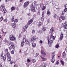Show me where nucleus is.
I'll return each mask as SVG.
<instances>
[{
    "instance_id": "f257e3e1",
    "label": "nucleus",
    "mask_w": 67,
    "mask_h": 67,
    "mask_svg": "<svg viewBox=\"0 0 67 67\" xmlns=\"http://www.w3.org/2000/svg\"><path fill=\"white\" fill-rule=\"evenodd\" d=\"M55 36H51L50 37V39L48 40V42L49 46H51V44H52L53 43V40L55 39Z\"/></svg>"
},
{
    "instance_id": "f03ea898",
    "label": "nucleus",
    "mask_w": 67,
    "mask_h": 67,
    "mask_svg": "<svg viewBox=\"0 0 67 67\" xmlns=\"http://www.w3.org/2000/svg\"><path fill=\"white\" fill-rule=\"evenodd\" d=\"M9 38L11 41H14L16 40L15 37L13 36V35H12L9 36Z\"/></svg>"
},
{
    "instance_id": "7ed1b4c3",
    "label": "nucleus",
    "mask_w": 67,
    "mask_h": 67,
    "mask_svg": "<svg viewBox=\"0 0 67 67\" xmlns=\"http://www.w3.org/2000/svg\"><path fill=\"white\" fill-rule=\"evenodd\" d=\"M31 9L30 10L31 12H35V7H34L33 5L32 4L31 5Z\"/></svg>"
},
{
    "instance_id": "20e7f679",
    "label": "nucleus",
    "mask_w": 67,
    "mask_h": 67,
    "mask_svg": "<svg viewBox=\"0 0 67 67\" xmlns=\"http://www.w3.org/2000/svg\"><path fill=\"white\" fill-rule=\"evenodd\" d=\"M36 37H33L31 39H30L29 40V42H34L35 40H36Z\"/></svg>"
},
{
    "instance_id": "39448f33",
    "label": "nucleus",
    "mask_w": 67,
    "mask_h": 67,
    "mask_svg": "<svg viewBox=\"0 0 67 67\" xmlns=\"http://www.w3.org/2000/svg\"><path fill=\"white\" fill-rule=\"evenodd\" d=\"M41 54L43 56L45 57L46 56V53H45V52L43 50H41Z\"/></svg>"
},
{
    "instance_id": "423d86ee",
    "label": "nucleus",
    "mask_w": 67,
    "mask_h": 67,
    "mask_svg": "<svg viewBox=\"0 0 67 67\" xmlns=\"http://www.w3.org/2000/svg\"><path fill=\"white\" fill-rule=\"evenodd\" d=\"M29 3H30L29 2H25L24 4V7H26L29 4Z\"/></svg>"
},
{
    "instance_id": "0eeeda50",
    "label": "nucleus",
    "mask_w": 67,
    "mask_h": 67,
    "mask_svg": "<svg viewBox=\"0 0 67 67\" xmlns=\"http://www.w3.org/2000/svg\"><path fill=\"white\" fill-rule=\"evenodd\" d=\"M8 52V49H6L5 51V53H6V55L8 57H8H9V52Z\"/></svg>"
},
{
    "instance_id": "6e6552de",
    "label": "nucleus",
    "mask_w": 67,
    "mask_h": 67,
    "mask_svg": "<svg viewBox=\"0 0 67 67\" xmlns=\"http://www.w3.org/2000/svg\"><path fill=\"white\" fill-rule=\"evenodd\" d=\"M27 27H28V25H26L24 27L23 29V31L24 32H25V31H26V28H27Z\"/></svg>"
},
{
    "instance_id": "1a4fd4ad",
    "label": "nucleus",
    "mask_w": 67,
    "mask_h": 67,
    "mask_svg": "<svg viewBox=\"0 0 67 67\" xmlns=\"http://www.w3.org/2000/svg\"><path fill=\"white\" fill-rule=\"evenodd\" d=\"M10 45L13 49H14V44L13 42L10 43Z\"/></svg>"
},
{
    "instance_id": "9d476101",
    "label": "nucleus",
    "mask_w": 67,
    "mask_h": 67,
    "mask_svg": "<svg viewBox=\"0 0 67 67\" xmlns=\"http://www.w3.org/2000/svg\"><path fill=\"white\" fill-rule=\"evenodd\" d=\"M33 21V20H32L31 19L27 23V24L28 25H29L31 24V23H32V22Z\"/></svg>"
},
{
    "instance_id": "9b49d317",
    "label": "nucleus",
    "mask_w": 67,
    "mask_h": 67,
    "mask_svg": "<svg viewBox=\"0 0 67 67\" xmlns=\"http://www.w3.org/2000/svg\"><path fill=\"white\" fill-rule=\"evenodd\" d=\"M63 34H61L60 36V40H63V37L64 36Z\"/></svg>"
},
{
    "instance_id": "f8f14e48",
    "label": "nucleus",
    "mask_w": 67,
    "mask_h": 67,
    "mask_svg": "<svg viewBox=\"0 0 67 67\" xmlns=\"http://www.w3.org/2000/svg\"><path fill=\"white\" fill-rule=\"evenodd\" d=\"M16 25L15 23H14L12 24V26L13 28H15L16 27Z\"/></svg>"
},
{
    "instance_id": "ddd939ff",
    "label": "nucleus",
    "mask_w": 67,
    "mask_h": 67,
    "mask_svg": "<svg viewBox=\"0 0 67 67\" xmlns=\"http://www.w3.org/2000/svg\"><path fill=\"white\" fill-rule=\"evenodd\" d=\"M40 57H41V58H42V61H45V60H46V58L43 57L41 55Z\"/></svg>"
},
{
    "instance_id": "4468645a",
    "label": "nucleus",
    "mask_w": 67,
    "mask_h": 67,
    "mask_svg": "<svg viewBox=\"0 0 67 67\" xmlns=\"http://www.w3.org/2000/svg\"><path fill=\"white\" fill-rule=\"evenodd\" d=\"M62 57H63V58H65V57L66 56V54H65V52H63V53L62 54Z\"/></svg>"
},
{
    "instance_id": "2eb2a0df",
    "label": "nucleus",
    "mask_w": 67,
    "mask_h": 67,
    "mask_svg": "<svg viewBox=\"0 0 67 67\" xmlns=\"http://www.w3.org/2000/svg\"><path fill=\"white\" fill-rule=\"evenodd\" d=\"M1 8L2 9H4V4H2L1 6Z\"/></svg>"
},
{
    "instance_id": "dca6fc26",
    "label": "nucleus",
    "mask_w": 67,
    "mask_h": 67,
    "mask_svg": "<svg viewBox=\"0 0 67 67\" xmlns=\"http://www.w3.org/2000/svg\"><path fill=\"white\" fill-rule=\"evenodd\" d=\"M62 27H64V28L65 29H67V25H65L64 26V25L62 24Z\"/></svg>"
},
{
    "instance_id": "f3484780",
    "label": "nucleus",
    "mask_w": 67,
    "mask_h": 67,
    "mask_svg": "<svg viewBox=\"0 0 67 67\" xmlns=\"http://www.w3.org/2000/svg\"><path fill=\"white\" fill-rule=\"evenodd\" d=\"M54 31V29H53V28H51V30H50V33H52Z\"/></svg>"
},
{
    "instance_id": "a211bd4d",
    "label": "nucleus",
    "mask_w": 67,
    "mask_h": 67,
    "mask_svg": "<svg viewBox=\"0 0 67 67\" xmlns=\"http://www.w3.org/2000/svg\"><path fill=\"white\" fill-rule=\"evenodd\" d=\"M32 46L33 48H34V47H35V46H36V44L34 43H33L32 44Z\"/></svg>"
},
{
    "instance_id": "6ab92c4d",
    "label": "nucleus",
    "mask_w": 67,
    "mask_h": 67,
    "mask_svg": "<svg viewBox=\"0 0 67 67\" xmlns=\"http://www.w3.org/2000/svg\"><path fill=\"white\" fill-rule=\"evenodd\" d=\"M3 19V16H2L0 18V22H1Z\"/></svg>"
},
{
    "instance_id": "aec40b11",
    "label": "nucleus",
    "mask_w": 67,
    "mask_h": 67,
    "mask_svg": "<svg viewBox=\"0 0 67 67\" xmlns=\"http://www.w3.org/2000/svg\"><path fill=\"white\" fill-rule=\"evenodd\" d=\"M10 64H13V63H14V64H15V61H12L10 62Z\"/></svg>"
},
{
    "instance_id": "412c9836",
    "label": "nucleus",
    "mask_w": 67,
    "mask_h": 67,
    "mask_svg": "<svg viewBox=\"0 0 67 67\" xmlns=\"http://www.w3.org/2000/svg\"><path fill=\"white\" fill-rule=\"evenodd\" d=\"M9 61H10L11 59V56H10V54L9 53Z\"/></svg>"
},
{
    "instance_id": "4be33fe9",
    "label": "nucleus",
    "mask_w": 67,
    "mask_h": 67,
    "mask_svg": "<svg viewBox=\"0 0 67 67\" xmlns=\"http://www.w3.org/2000/svg\"><path fill=\"white\" fill-rule=\"evenodd\" d=\"M3 12L4 13H5L7 12V10L5 9L4 8L3 10Z\"/></svg>"
},
{
    "instance_id": "5701e85b",
    "label": "nucleus",
    "mask_w": 67,
    "mask_h": 67,
    "mask_svg": "<svg viewBox=\"0 0 67 67\" xmlns=\"http://www.w3.org/2000/svg\"><path fill=\"white\" fill-rule=\"evenodd\" d=\"M51 60L52 63H54L55 62V59H54V58H52V59H51Z\"/></svg>"
},
{
    "instance_id": "b1692460",
    "label": "nucleus",
    "mask_w": 67,
    "mask_h": 67,
    "mask_svg": "<svg viewBox=\"0 0 67 67\" xmlns=\"http://www.w3.org/2000/svg\"><path fill=\"white\" fill-rule=\"evenodd\" d=\"M1 31H2V34H4V35H5V34H6V32H4L3 29H2Z\"/></svg>"
},
{
    "instance_id": "393cba45",
    "label": "nucleus",
    "mask_w": 67,
    "mask_h": 67,
    "mask_svg": "<svg viewBox=\"0 0 67 67\" xmlns=\"http://www.w3.org/2000/svg\"><path fill=\"white\" fill-rule=\"evenodd\" d=\"M25 43L26 44H29V41H28L27 40H25Z\"/></svg>"
},
{
    "instance_id": "a878e982",
    "label": "nucleus",
    "mask_w": 67,
    "mask_h": 67,
    "mask_svg": "<svg viewBox=\"0 0 67 67\" xmlns=\"http://www.w3.org/2000/svg\"><path fill=\"white\" fill-rule=\"evenodd\" d=\"M6 57H6V56L4 55L3 57V60H5V59H6Z\"/></svg>"
},
{
    "instance_id": "bb28decb",
    "label": "nucleus",
    "mask_w": 67,
    "mask_h": 67,
    "mask_svg": "<svg viewBox=\"0 0 67 67\" xmlns=\"http://www.w3.org/2000/svg\"><path fill=\"white\" fill-rule=\"evenodd\" d=\"M1 59H3V53H2L1 54Z\"/></svg>"
},
{
    "instance_id": "cd10ccee",
    "label": "nucleus",
    "mask_w": 67,
    "mask_h": 67,
    "mask_svg": "<svg viewBox=\"0 0 67 67\" xmlns=\"http://www.w3.org/2000/svg\"><path fill=\"white\" fill-rule=\"evenodd\" d=\"M24 44V41H23L21 43V47H23V45Z\"/></svg>"
},
{
    "instance_id": "c85d7f7f",
    "label": "nucleus",
    "mask_w": 67,
    "mask_h": 67,
    "mask_svg": "<svg viewBox=\"0 0 67 67\" xmlns=\"http://www.w3.org/2000/svg\"><path fill=\"white\" fill-rule=\"evenodd\" d=\"M62 20H65L66 18L64 16H62Z\"/></svg>"
},
{
    "instance_id": "c756f323",
    "label": "nucleus",
    "mask_w": 67,
    "mask_h": 67,
    "mask_svg": "<svg viewBox=\"0 0 67 67\" xmlns=\"http://www.w3.org/2000/svg\"><path fill=\"white\" fill-rule=\"evenodd\" d=\"M42 8V10H44L45 9H46V6H43Z\"/></svg>"
},
{
    "instance_id": "7c9ffc66",
    "label": "nucleus",
    "mask_w": 67,
    "mask_h": 67,
    "mask_svg": "<svg viewBox=\"0 0 67 67\" xmlns=\"http://www.w3.org/2000/svg\"><path fill=\"white\" fill-rule=\"evenodd\" d=\"M60 62L63 65H64V62H63L62 60H60Z\"/></svg>"
},
{
    "instance_id": "2f4dec72",
    "label": "nucleus",
    "mask_w": 67,
    "mask_h": 67,
    "mask_svg": "<svg viewBox=\"0 0 67 67\" xmlns=\"http://www.w3.org/2000/svg\"><path fill=\"white\" fill-rule=\"evenodd\" d=\"M36 57H38V56H39L40 55L38 54V53H37L35 54Z\"/></svg>"
},
{
    "instance_id": "473e14b6",
    "label": "nucleus",
    "mask_w": 67,
    "mask_h": 67,
    "mask_svg": "<svg viewBox=\"0 0 67 67\" xmlns=\"http://www.w3.org/2000/svg\"><path fill=\"white\" fill-rule=\"evenodd\" d=\"M44 16H42V17L41 18V21H44Z\"/></svg>"
},
{
    "instance_id": "72a5a7b5",
    "label": "nucleus",
    "mask_w": 67,
    "mask_h": 67,
    "mask_svg": "<svg viewBox=\"0 0 67 67\" xmlns=\"http://www.w3.org/2000/svg\"><path fill=\"white\" fill-rule=\"evenodd\" d=\"M52 55V58H54L55 54H54V52L53 53Z\"/></svg>"
},
{
    "instance_id": "f704fd0d",
    "label": "nucleus",
    "mask_w": 67,
    "mask_h": 67,
    "mask_svg": "<svg viewBox=\"0 0 67 67\" xmlns=\"http://www.w3.org/2000/svg\"><path fill=\"white\" fill-rule=\"evenodd\" d=\"M32 62H33V63H35L36 62V60L33 59L32 60Z\"/></svg>"
},
{
    "instance_id": "c9c22d12",
    "label": "nucleus",
    "mask_w": 67,
    "mask_h": 67,
    "mask_svg": "<svg viewBox=\"0 0 67 67\" xmlns=\"http://www.w3.org/2000/svg\"><path fill=\"white\" fill-rule=\"evenodd\" d=\"M46 27H43V28L42 30L43 31H45L46 30Z\"/></svg>"
},
{
    "instance_id": "e433bc0d",
    "label": "nucleus",
    "mask_w": 67,
    "mask_h": 67,
    "mask_svg": "<svg viewBox=\"0 0 67 67\" xmlns=\"http://www.w3.org/2000/svg\"><path fill=\"white\" fill-rule=\"evenodd\" d=\"M7 19H5L3 20V21L4 22L6 23V22H7Z\"/></svg>"
},
{
    "instance_id": "4c0bfd02",
    "label": "nucleus",
    "mask_w": 67,
    "mask_h": 67,
    "mask_svg": "<svg viewBox=\"0 0 67 67\" xmlns=\"http://www.w3.org/2000/svg\"><path fill=\"white\" fill-rule=\"evenodd\" d=\"M47 15H50L51 13H50V12H49V11H47Z\"/></svg>"
},
{
    "instance_id": "58836bf2",
    "label": "nucleus",
    "mask_w": 67,
    "mask_h": 67,
    "mask_svg": "<svg viewBox=\"0 0 67 67\" xmlns=\"http://www.w3.org/2000/svg\"><path fill=\"white\" fill-rule=\"evenodd\" d=\"M18 19H15V20L14 22L15 23H17V22H18Z\"/></svg>"
},
{
    "instance_id": "ea45409f",
    "label": "nucleus",
    "mask_w": 67,
    "mask_h": 67,
    "mask_svg": "<svg viewBox=\"0 0 67 67\" xmlns=\"http://www.w3.org/2000/svg\"><path fill=\"white\" fill-rule=\"evenodd\" d=\"M55 47L57 48H58V47H59V44H57L55 46Z\"/></svg>"
},
{
    "instance_id": "a19ab883",
    "label": "nucleus",
    "mask_w": 67,
    "mask_h": 67,
    "mask_svg": "<svg viewBox=\"0 0 67 67\" xmlns=\"http://www.w3.org/2000/svg\"><path fill=\"white\" fill-rule=\"evenodd\" d=\"M43 4H41L40 5V6L41 7V8L43 7H44V6H43Z\"/></svg>"
},
{
    "instance_id": "79ce46f5",
    "label": "nucleus",
    "mask_w": 67,
    "mask_h": 67,
    "mask_svg": "<svg viewBox=\"0 0 67 67\" xmlns=\"http://www.w3.org/2000/svg\"><path fill=\"white\" fill-rule=\"evenodd\" d=\"M62 20V16L60 17L59 18V21H61V20Z\"/></svg>"
},
{
    "instance_id": "37998d69",
    "label": "nucleus",
    "mask_w": 67,
    "mask_h": 67,
    "mask_svg": "<svg viewBox=\"0 0 67 67\" xmlns=\"http://www.w3.org/2000/svg\"><path fill=\"white\" fill-rule=\"evenodd\" d=\"M59 60L57 61V62L56 63V64L57 65H58V64H59Z\"/></svg>"
},
{
    "instance_id": "c03bdc74",
    "label": "nucleus",
    "mask_w": 67,
    "mask_h": 67,
    "mask_svg": "<svg viewBox=\"0 0 67 67\" xmlns=\"http://www.w3.org/2000/svg\"><path fill=\"white\" fill-rule=\"evenodd\" d=\"M34 4H35V5H37V2H36V1H35L34 2Z\"/></svg>"
},
{
    "instance_id": "a18cd8bd",
    "label": "nucleus",
    "mask_w": 67,
    "mask_h": 67,
    "mask_svg": "<svg viewBox=\"0 0 67 67\" xmlns=\"http://www.w3.org/2000/svg\"><path fill=\"white\" fill-rule=\"evenodd\" d=\"M14 18L13 17L12 18V22H14Z\"/></svg>"
},
{
    "instance_id": "49530a36",
    "label": "nucleus",
    "mask_w": 67,
    "mask_h": 67,
    "mask_svg": "<svg viewBox=\"0 0 67 67\" xmlns=\"http://www.w3.org/2000/svg\"><path fill=\"white\" fill-rule=\"evenodd\" d=\"M11 9L12 10H15V8H14V7H12Z\"/></svg>"
},
{
    "instance_id": "de8ad7c7",
    "label": "nucleus",
    "mask_w": 67,
    "mask_h": 67,
    "mask_svg": "<svg viewBox=\"0 0 67 67\" xmlns=\"http://www.w3.org/2000/svg\"><path fill=\"white\" fill-rule=\"evenodd\" d=\"M14 51H13V50L12 51H11V54H14Z\"/></svg>"
},
{
    "instance_id": "09e8293b",
    "label": "nucleus",
    "mask_w": 67,
    "mask_h": 67,
    "mask_svg": "<svg viewBox=\"0 0 67 67\" xmlns=\"http://www.w3.org/2000/svg\"><path fill=\"white\" fill-rule=\"evenodd\" d=\"M55 8L56 9H58V5H55Z\"/></svg>"
},
{
    "instance_id": "8fccbe9b",
    "label": "nucleus",
    "mask_w": 67,
    "mask_h": 67,
    "mask_svg": "<svg viewBox=\"0 0 67 67\" xmlns=\"http://www.w3.org/2000/svg\"><path fill=\"white\" fill-rule=\"evenodd\" d=\"M56 16H57V15L56 14H54V15L53 17L54 18H56Z\"/></svg>"
},
{
    "instance_id": "3c124183",
    "label": "nucleus",
    "mask_w": 67,
    "mask_h": 67,
    "mask_svg": "<svg viewBox=\"0 0 67 67\" xmlns=\"http://www.w3.org/2000/svg\"><path fill=\"white\" fill-rule=\"evenodd\" d=\"M7 42V40H6L5 39L3 40V42L4 43H5V42Z\"/></svg>"
},
{
    "instance_id": "603ef678",
    "label": "nucleus",
    "mask_w": 67,
    "mask_h": 67,
    "mask_svg": "<svg viewBox=\"0 0 67 67\" xmlns=\"http://www.w3.org/2000/svg\"><path fill=\"white\" fill-rule=\"evenodd\" d=\"M24 37V40H25V38H26V37H25V36L24 35L23 36Z\"/></svg>"
},
{
    "instance_id": "864d4df0",
    "label": "nucleus",
    "mask_w": 67,
    "mask_h": 67,
    "mask_svg": "<svg viewBox=\"0 0 67 67\" xmlns=\"http://www.w3.org/2000/svg\"><path fill=\"white\" fill-rule=\"evenodd\" d=\"M35 32V31L34 30H33L32 31V33H34Z\"/></svg>"
},
{
    "instance_id": "5fc2aeb1",
    "label": "nucleus",
    "mask_w": 67,
    "mask_h": 67,
    "mask_svg": "<svg viewBox=\"0 0 67 67\" xmlns=\"http://www.w3.org/2000/svg\"><path fill=\"white\" fill-rule=\"evenodd\" d=\"M41 23H40V24H39L38 25V27H39L40 26H41Z\"/></svg>"
},
{
    "instance_id": "6e6d98bb",
    "label": "nucleus",
    "mask_w": 67,
    "mask_h": 67,
    "mask_svg": "<svg viewBox=\"0 0 67 67\" xmlns=\"http://www.w3.org/2000/svg\"><path fill=\"white\" fill-rule=\"evenodd\" d=\"M44 12H43L42 14V16H44Z\"/></svg>"
},
{
    "instance_id": "4d7b16f0",
    "label": "nucleus",
    "mask_w": 67,
    "mask_h": 67,
    "mask_svg": "<svg viewBox=\"0 0 67 67\" xmlns=\"http://www.w3.org/2000/svg\"><path fill=\"white\" fill-rule=\"evenodd\" d=\"M40 42L41 44H42V43H43V41H42V40H40Z\"/></svg>"
},
{
    "instance_id": "13d9d810",
    "label": "nucleus",
    "mask_w": 67,
    "mask_h": 67,
    "mask_svg": "<svg viewBox=\"0 0 67 67\" xmlns=\"http://www.w3.org/2000/svg\"><path fill=\"white\" fill-rule=\"evenodd\" d=\"M65 8L67 9V4L65 5Z\"/></svg>"
},
{
    "instance_id": "bf43d9fd",
    "label": "nucleus",
    "mask_w": 67,
    "mask_h": 67,
    "mask_svg": "<svg viewBox=\"0 0 67 67\" xmlns=\"http://www.w3.org/2000/svg\"><path fill=\"white\" fill-rule=\"evenodd\" d=\"M27 62H28V63H29L30 62V60L28 59L27 60Z\"/></svg>"
},
{
    "instance_id": "052dcab7",
    "label": "nucleus",
    "mask_w": 67,
    "mask_h": 67,
    "mask_svg": "<svg viewBox=\"0 0 67 67\" xmlns=\"http://www.w3.org/2000/svg\"><path fill=\"white\" fill-rule=\"evenodd\" d=\"M2 40V36L1 35H0V40Z\"/></svg>"
},
{
    "instance_id": "680f3d73",
    "label": "nucleus",
    "mask_w": 67,
    "mask_h": 67,
    "mask_svg": "<svg viewBox=\"0 0 67 67\" xmlns=\"http://www.w3.org/2000/svg\"><path fill=\"white\" fill-rule=\"evenodd\" d=\"M64 24L65 25H67V21H65V23H64Z\"/></svg>"
},
{
    "instance_id": "e2e57ef3",
    "label": "nucleus",
    "mask_w": 67,
    "mask_h": 67,
    "mask_svg": "<svg viewBox=\"0 0 67 67\" xmlns=\"http://www.w3.org/2000/svg\"><path fill=\"white\" fill-rule=\"evenodd\" d=\"M27 15L28 16H30V15H31V13H29L27 14Z\"/></svg>"
},
{
    "instance_id": "0e129e2a",
    "label": "nucleus",
    "mask_w": 67,
    "mask_h": 67,
    "mask_svg": "<svg viewBox=\"0 0 67 67\" xmlns=\"http://www.w3.org/2000/svg\"><path fill=\"white\" fill-rule=\"evenodd\" d=\"M64 11L65 12H66V11H67V8H65L64 10Z\"/></svg>"
},
{
    "instance_id": "69168bd1",
    "label": "nucleus",
    "mask_w": 67,
    "mask_h": 67,
    "mask_svg": "<svg viewBox=\"0 0 67 67\" xmlns=\"http://www.w3.org/2000/svg\"><path fill=\"white\" fill-rule=\"evenodd\" d=\"M47 22H48V23H49V22H50V20H47Z\"/></svg>"
},
{
    "instance_id": "338daca9",
    "label": "nucleus",
    "mask_w": 67,
    "mask_h": 67,
    "mask_svg": "<svg viewBox=\"0 0 67 67\" xmlns=\"http://www.w3.org/2000/svg\"><path fill=\"white\" fill-rule=\"evenodd\" d=\"M19 38H20V37H21V34L19 35Z\"/></svg>"
},
{
    "instance_id": "774afa93",
    "label": "nucleus",
    "mask_w": 67,
    "mask_h": 67,
    "mask_svg": "<svg viewBox=\"0 0 67 67\" xmlns=\"http://www.w3.org/2000/svg\"><path fill=\"white\" fill-rule=\"evenodd\" d=\"M65 50L66 52H67V47H66V48H65Z\"/></svg>"
}]
</instances>
